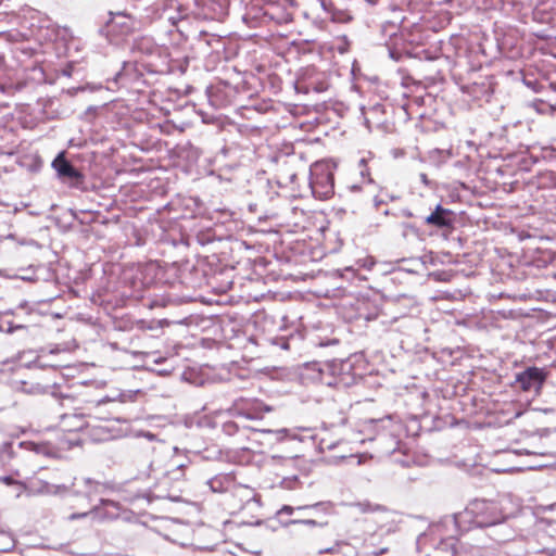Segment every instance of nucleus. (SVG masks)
<instances>
[{"label": "nucleus", "instance_id": "1", "mask_svg": "<svg viewBox=\"0 0 556 556\" xmlns=\"http://www.w3.org/2000/svg\"><path fill=\"white\" fill-rule=\"evenodd\" d=\"M503 500L501 502L475 500L455 516V523L463 529L476 527H489L503 522L508 513L505 510Z\"/></svg>", "mask_w": 556, "mask_h": 556}, {"label": "nucleus", "instance_id": "2", "mask_svg": "<svg viewBox=\"0 0 556 556\" xmlns=\"http://www.w3.org/2000/svg\"><path fill=\"white\" fill-rule=\"evenodd\" d=\"M311 187L314 193L328 197L332 193L333 176L327 165L315 164L312 169Z\"/></svg>", "mask_w": 556, "mask_h": 556}, {"label": "nucleus", "instance_id": "3", "mask_svg": "<svg viewBox=\"0 0 556 556\" xmlns=\"http://www.w3.org/2000/svg\"><path fill=\"white\" fill-rule=\"evenodd\" d=\"M65 490L64 486L50 484L45 481H33L27 486L18 484L17 496L21 495L22 491H26L29 495H56Z\"/></svg>", "mask_w": 556, "mask_h": 556}, {"label": "nucleus", "instance_id": "4", "mask_svg": "<svg viewBox=\"0 0 556 556\" xmlns=\"http://www.w3.org/2000/svg\"><path fill=\"white\" fill-rule=\"evenodd\" d=\"M544 372L535 367L528 368L522 374H520L517 378V381L519 382L520 387L528 391V390H535L538 391L544 381Z\"/></svg>", "mask_w": 556, "mask_h": 556}, {"label": "nucleus", "instance_id": "5", "mask_svg": "<svg viewBox=\"0 0 556 556\" xmlns=\"http://www.w3.org/2000/svg\"><path fill=\"white\" fill-rule=\"evenodd\" d=\"M135 26L134 20L126 14H115L109 24L111 33L116 35H126L132 30Z\"/></svg>", "mask_w": 556, "mask_h": 556}, {"label": "nucleus", "instance_id": "6", "mask_svg": "<svg viewBox=\"0 0 556 556\" xmlns=\"http://www.w3.org/2000/svg\"><path fill=\"white\" fill-rule=\"evenodd\" d=\"M53 168L56 170L59 176L76 178L78 176L74 167L65 160L64 153H60L52 162Z\"/></svg>", "mask_w": 556, "mask_h": 556}, {"label": "nucleus", "instance_id": "7", "mask_svg": "<svg viewBox=\"0 0 556 556\" xmlns=\"http://www.w3.org/2000/svg\"><path fill=\"white\" fill-rule=\"evenodd\" d=\"M444 214L445 210H443L441 206H438L435 211L426 218V222L439 227L447 226L450 222L445 218Z\"/></svg>", "mask_w": 556, "mask_h": 556}, {"label": "nucleus", "instance_id": "8", "mask_svg": "<svg viewBox=\"0 0 556 556\" xmlns=\"http://www.w3.org/2000/svg\"><path fill=\"white\" fill-rule=\"evenodd\" d=\"M266 433L275 437V440L282 441L290 437V432L288 429L282 428L279 430H265Z\"/></svg>", "mask_w": 556, "mask_h": 556}, {"label": "nucleus", "instance_id": "9", "mask_svg": "<svg viewBox=\"0 0 556 556\" xmlns=\"http://www.w3.org/2000/svg\"><path fill=\"white\" fill-rule=\"evenodd\" d=\"M293 510H294V508L291 506H283L280 511L291 515L293 513Z\"/></svg>", "mask_w": 556, "mask_h": 556}, {"label": "nucleus", "instance_id": "10", "mask_svg": "<svg viewBox=\"0 0 556 556\" xmlns=\"http://www.w3.org/2000/svg\"><path fill=\"white\" fill-rule=\"evenodd\" d=\"M0 481H2V482H3V483H5V484H11V483H13V480H12V478H10V477H2V478H0Z\"/></svg>", "mask_w": 556, "mask_h": 556}, {"label": "nucleus", "instance_id": "11", "mask_svg": "<svg viewBox=\"0 0 556 556\" xmlns=\"http://www.w3.org/2000/svg\"><path fill=\"white\" fill-rule=\"evenodd\" d=\"M303 522L306 523V525H309V526H316L317 525L316 521H314L312 519L304 520Z\"/></svg>", "mask_w": 556, "mask_h": 556}, {"label": "nucleus", "instance_id": "12", "mask_svg": "<svg viewBox=\"0 0 556 556\" xmlns=\"http://www.w3.org/2000/svg\"><path fill=\"white\" fill-rule=\"evenodd\" d=\"M308 506H305V507H299L298 509H307ZM311 509H317L319 508V505H314V506H309Z\"/></svg>", "mask_w": 556, "mask_h": 556}]
</instances>
